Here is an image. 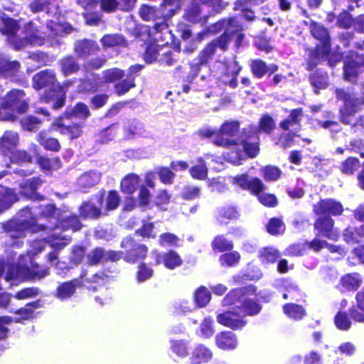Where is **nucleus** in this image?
<instances>
[{
  "label": "nucleus",
  "instance_id": "nucleus-51",
  "mask_svg": "<svg viewBox=\"0 0 364 364\" xmlns=\"http://www.w3.org/2000/svg\"><path fill=\"white\" fill-rule=\"evenodd\" d=\"M238 216L237 210L233 207H224L218 210V220L221 223H226V220H232Z\"/></svg>",
  "mask_w": 364,
  "mask_h": 364
},
{
  "label": "nucleus",
  "instance_id": "nucleus-31",
  "mask_svg": "<svg viewBox=\"0 0 364 364\" xmlns=\"http://www.w3.org/2000/svg\"><path fill=\"white\" fill-rule=\"evenodd\" d=\"M217 346L224 350L234 349L237 342L235 336L230 331L222 332L215 337Z\"/></svg>",
  "mask_w": 364,
  "mask_h": 364
},
{
  "label": "nucleus",
  "instance_id": "nucleus-53",
  "mask_svg": "<svg viewBox=\"0 0 364 364\" xmlns=\"http://www.w3.org/2000/svg\"><path fill=\"white\" fill-rule=\"evenodd\" d=\"M101 42L105 47H113L122 45L124 43V38L117 34L106 35L102 37Z\"/></svg>",
  "mask_w": 364,
  "mask_h": 364
},
{
  "label": "nucleus",
  "instance_id": "nucleus-6",
  "mask_svg": "<svg viewBox=\"0 0 364 364\" xmlns=\"http://www.w3.org/2000/svg\"><path fill=\"white\" fill-rule=\"evenodd\" d=\"M28 103L25 93L21 90H12L0 100V120L14 121L16 113L22 114L27 111Z\"/></svg>",
  "mask_w": 364,
  "mask_h": 364
},
{
  "label": "nucleus",
  "instance_id": "nucleus-4",
  "mask_svg": "<svg viewBox=\"0 0 364 364\" xmlns=\"http://www.w3.org/2000/svg\"><path fill=\"white\" fill-rule=\"evenodd\" d=\"M48 228L52 230L53 232L48 236L47 241H45L44 240L33 241L31 243L30 249L28 250L27 255L26 256H20L18 262L21 261V263L27 262L33 265L32 257L41 252L43 250L46 243H48L50 247L55 250L53 252L49 253L48 256L49 262L53 263L57 260V251L67 245L70 242V238L67 235H61L59 233L58 227L53 228L52 225H50Z\"/></svg>",
  "mask_w": 364,
  "mask_h": 364
},
{
  "label": "nucleus",
  "instance_id": "nucleus-32",
  "mask_svg": "<svg viewBox=\"0 0 364 364\" xmlns=\"http://www.w3.org/2000/svg\"><path fill=\"white\" fill-rule=\"evenodd\" d=\"M20 65L17 61H9L0 54V75L6 77H14L18 72Z\"/></svg>",
  "mask_w": 364,
  "mask_h": 364
},
{
  "label": "nucleus",
  "instance_id": "nucleus-2",
  "mask_svg": "<svg viewBox=\"0 0 364 364\" xmlns=\"http://www.w3.org/2000/svg\"><path fill=\"white\" fill-rule=\"evenodd\" d=\"M254 287L236 289L230 291L223 300V306H230V310L220 314L217 317L219 323L232 329L243 327L246 322L243 318L246 315H255L261 308L251 298L255 294Z\"/></svg>",
  "mask_w": 364,
  "mask_h": 364
},
{
  "label": "nucleus",
  "instance_id": "nucleus-50",
  "mask_svg": "<svg viewBox=\"0 0 364 364\" xmlns=\"http://www.w3.org/2000/svg\"><path fill=\"white\" fill-rule=\"evenodd\" d=\"M267 230L272 235L282 234L285 230L283 221L279 218H272L267 225Z\"/></svg>",
  "mask_w": 364,
  "mask_h": 364
},
{
  "label": "nucleus",
  "instance_id": "nucleus-15",
  "mask_svg": "<svg viewBox=\"0 0 364 364\" xmlns=\"http://www.w3.org/2000/svg\"><path fill=\"white\" fill-rule=\"evenodd\" d=\"M121 246L123 248H132L124 257V259L129 262H135L138 259H144L147 253V247L145 245H134V242L130 237L124 238Z\"/></svg>",
  "mask_w": 364,
  "mask_h": 364
},
{
  "label": "nucleus",
  "instance_id": "nucleus-5",
  "mask_svg": "<svg viewBox=\"0 0 364 364\" xmlns=\"http://www.w3.org/2000/svg\"><path fill=\"white\" fill-rule=\"evenodd\" d=\"M30 9L33 13L40 11H46L48 16H53V18L50 19L47 27L50 29L51 36H61L64 33H69L72 31L70 24L65 23L63 18H61L58 11V7L51 6L48 0H34L30 4Z\"/></svg>",
  "mask_w": 364,
  "mask_h": 364
},
{
  "label": "nucleus",
  "instance_id": "nucleus-12",
  "mask_svg": "<svg viewBox=\"0 0 364 364\" xmlns=\"http://www.w3.org/2000/svg\"><path fill=\"white\" fill-rule=\"evenodd\" d=\"M240 124L237 122H225L220 129L219 134L213 139V143L219 146H230L236 144L241 140L237 137Z\"/></svg>",
  "mask_w": 364,
  "mask_h": 364
},
{
  "label": "nucleus",
  "instance_id": "nucleus-14",
  "mask_svg": "<svg viewBox=\"0 0 364 364\" xmlns=\"http://www.w3.org/2000/svg\"><path fill=\"white\" fill-rule=\"evenodd\" d=\"M219 67L221 68L222 75L215 73L214 75L219 78L224 84L229 85L232 88H235L237 85V77L241 70L236 61L230 62L228 65L218 63Z\"/></svg>",
  "mask_w": 364,
  "mask_h": 364
},
{
  "label": "nucleus",
  "instance_id": "nucleus-58",
  "mask_svg": "<svg viewBox=\"0 0 364 364\" xmlns=\"http://www.w3.org/2000/svg\"><path fill=\"white\" fill-rule=\"evenodd\" d=\"M240 259V254L237 252L226 253L220 257V264L224 266L231 267L238 262Z\"/></svg>",
  "mask_w": 364,
  "mask_h": 364
},
{
  "label": "nucleus",
  "instance_id": "nucleus-56",
  "mask_svg": "<svg viewBox=\"0 0 364 364\" xmlns=\"http://www.w3.org/2000/svg\"><path fill=\"white\" fill-rule=\"evenodd\" d=\"M134 86V77H128L127 79L115 85V90L117 95H121L128 92Z\"/></svg>",
  "mask_w": 364,
  "mask_h": 364
},
{
  "label": "nucleus",
  "instance_id": "nucleus-21",
  "mask_svg": "<svg viewBox=\"0 0 364 364\" xmlns=\"http://www.w3.org/2000/svg\"><path fill=\"white\" fill-rule=\"evenodd\" d=\"M101 178V173L95 170L83 173L77 180V186L83 192L97 184Z\"/></svg>",
  "mask_w": 364,
  "mask_h": 364
},
{
  "label": "nucleus",
  "instance_id": "nucleus-64",
  "mask_svg": "<svg viewBox=\"0 0 364 364\" xmlns=\"http://www.w3.org/2000/svg\"><path fill=\"white\" fill-rule=\"evenodd\" d=\"M120 201V198L117 191L109 192L106 198V209L112 210L117 208Z\"/></svg>",
  "mask_w": 364,
  "mask_h": 364
},
{
  "label": "nucleus",
  "instance_id": "nucleus-3",
  "mask_svg": "<svg viewBox=\"0 0 364 364\" xmlns=\"http://www.w3.org/2000/svg\"><path fill=\"white\" fill-rule=\"evenodd\" d=\"M223 26L225 27V32L217 41L209 43L199 54L198 58L191 63L190 77L193 79L199 72L205 67L208 61L212 58L217 48L221 50H226L228 44L230 40V36L240 29L237 25L236 18H230L223 22Z\"/></svg>",
  "mask_w": 364,
  "mask_h": 364
},
{
  "label": "nucleus",
  "instance_id": "nucleus-43",
  "mask_svg": "<svg viewBox=\"0 0 364 364\" xmlns=\"http://www.w3.org/2000/svg\"><path fill=\"white\" fill-rule=\"evenodd\" d=\"M181 0H164L162 13L164 18H169L175 14L176 11L181 7Z\"/></svg>",
  "mask_w": 364,
  "mask_h": 364
},
{
  "label": "nucleus",
  "instance_id": "nucleus-10",
  "mask_svg": "<svg viewBox=\"0 0 364 364\" xmlns=\"http://www.w3.org/2000/svg\"><path fill=\"white\" fill-rule=\"evenodd\" d=\"M337 99L343 101V107L340 109L341 120L348 124L352 122V117L359 110L360 106L364 104V99L359 98L353 93L341 89L336 90Z\"/></svg>",
  "mask_w": 364,
  "mask_h": 364
},
{
  "label": "nucleus",
  "instance_id": "nucleus-9",
  "mask_svg": "<svg viewBox=\"0 0 364 364\" xmlns=\"http://www.w3.org/2000/svg\"><path fill=\"white\" fill-rule=\"evenodd\" d=\"M22 33L23 36L21 38L11 36L10 38V44L15 50H21L28 45L42 46L45 42L46 34L31 22L25 24Z\"/></svg>",
  "mask_w": 364,
  "mask_h": 364
},
{
  "label": "nucleus",
  "instance_id": "nucleus-41",
  "mask_svg": "<svg viewBox=\"0 0 364 364\" xmlns=\"http://www.w3.org/2000/svg\"><path fill=\"white\" fill-rule=\"evenodd\" d=\"M90 114L88 107L84 103L79 102L77 103L73 108H72L70 112H67L68 117L69 118H78L85 119Z\"/></svg>",
  "mask_w": 364,
  "mask_h": 364
},
{
  "label": "nucleus",
  "instance_id": "nucleus-61",
  "mask_svg": "<svg viewBox=\"0 0 364 364\" xmlns=\"http://www.w3.org/2000/svg\"><path fill=\"white\" fill-rule=\"evenodd\" d=\"M39 306L38 301L32 302L27 304L25 307L18 309L16 314L22 316V319H29L33 317L34 309Z\"/></svg>",
  "mask_w": 364,
  "mask_h": 364
},
{
  "label": "nucleus",
  "instance_id": "nucleus-8",
  "mask_svg": "<svg viewBox=\"0 0 364 364\" xmlns=\"http://www.w3.org/2000/svg\"><path fill=\"white\" fill-rule=\"evenodd\" d=\"M312 36L321 42L314 50H310L307 68L313 69L321 59L327 58L330 52V38L328 31L321 24L312 22L310 25Z\"/></svg>",
  "mask_w": 364,
  "mask_h": 364
},
{
  "label": "nucleus",
  "instance_id": "nucleus-29",
  "mask_svg": "<svg viewBox=\"0 0 364 364\" xmlns=\"http://www.w3.org/2000/svg\"><path fill=\"white\" fill-rule=\"evenodd\" d=\"M213 353L211 350L203 345H198L192 352L190 358L191 364H201L211 360Z\"/></svg>",
  "mask_w": 364,
  "mask_h": 364
},
{
  "label": "nucleus",
  "instance_id": "nucleus-54",
  "mask_svg": "<svg viewBox=\"0 0 364 364\" xmlns=\"http://www.w3.org/2000/svg\"><path fill=\"white\" fill-rule=\"evenodd\" d=\"M124 75V71L119 68L109 69L103 73V77L107 82H114L122 79Z\"/></svg>",
  "mask_w": 364,
  "mask_h": 364
},
{
  "label": "nucleus",
  "instance_id": "nucleus-18",
  "mask_svg": "<svg viewBox=\"0 0 364 364\" xmlns=\"http://www.w3.org/2000/svg\"><path fill=\"white\" fill-rule=\"evenodd\" d=\"M314 211L316 215L331 213L336 216L341 215L343 211V208L341 203L329 198L321 200L314 205Z\"/></svg>",
  "mask_w": 364,
  "mask_h": 364
},
{
  "label": "nucleus",
  "instance_id": "nucleus-49",
  "mask_svg": "<svg viewBox=\"0 0 364 364\" xmlns=\"http://www.w3.org/2000/svg\"><path fill=\"white\" fill-rule=\"evenodd\" d=\"M328 78L326 72H318L311 77V82L315 89H324L328 86Z\"/></svg>",
  "mask_w": 364,
  "mask_h": 364
},
{
  "label": "nucleus",
  "instance_id": "nucleus-60",
  "mask_svg": "<svg viewBox=\"0 0 364 364\" xmlns=\"http://www.w3.org/2000/svg\"><path fill=\"white\" fill-rule=\"evenodd\" d=\"M163 49L159 48L158 45H150L147 47L146 52L144 55V60L146 63H151L157 58V55L160 52H162Z\"/></svg>",
  "mask_w": 364,
  "mask_h": 364
},
{
  "label": "nucleus",
  "instance_id": "nucleus-25",
  "mask_svg": "<svg viewBox=\"0 0 364 364\" xmlns=\"http://www.w3.org/2000/svg\"><path fill=\"white\" fill-rule=\"evenodd\" d=\"M81 283L79 279L62 283L56 289L55 296L60 300L70 298L74 294L76 287L80 286Z\"/></svg>",
  "mask_w": 364,
  "mask_h": 364
},
{
  "label": "nucleus",
  "instance_id": "nucleus-37",
  "mask_svg": "<svg viewBox=\"0 0 364 364\" xmlns=\"http://www.w3.org/2000/svg\"><path fill=\"white\" fill-rule=\"evenodd\" d=\"M302 115V109L298 108L292 109L289 117L280 123L281 128L287 130L290 127L299 124Z\"/></svg>",
  "mask_w": 364,
  "mask_h": 364
},
{
  "label": "nucleus",
  "instance_id": "nucleus-46",
  "mask_svg": "<svg viewBox=\"0 0 364 364\" xmlns=\"http://www.w3.org/2000/svg\"><path fill=\"white\" fill-rule=\"evenodd\" d=\"M38 141L45 147V149L51 151H58L60 149V144L56 139L48 138L46 132H41L38 135Z\"/></svg>",
  "mask_w": 364,
  "mask_h": 364
},
{
  "label": "nucleus",
  "instance_id": "nucleus-1",
  "mask_svg": "<svg viewBox=\"0 0 364 364\" xmlns=\"http://www.w3.org/2000/svg\"><path fill=\"white\" fill-rule=\"evenodd\" d=\"M31 210L28 208L22 209L18 215V218L12 220L3 225L5 232L11 238H21L26 235V232L31 230L32 232L36 231L37 228L35 226L36 223V215L41 218H48L54 220L53 223L56 222L59 225V233L60 230H67L71 229L73 232L80 229L81 224L76 216L70 215L69 213L65 211L63 213L60 210H56L52 204L42 205Z\"/></svg>",
  "mask_w": 364,
  "mask_h": 364
},
{
  "label": "nucleus",
  "instance_id": "nucleus-20",
  "mask_svg": "<svg viewBox=\"0 0 364 364\" xmlns=\"http://www.w3.org/2000/svg\"><path fill=\"white\" fill-rule=\"evenodd\" d=\"M333 220L328 216H326L318 218L315 223L314 227L321 235L336 240L338 237V234L333 230Z\"/></svg>",
  "mask_w": 364,
  "mask_h": 364
},
{
  "label": "nucleus",
  "instance_id": "nucleus-22",
  "mask_svg": "<svg viewBox=\"0 0 364 364\" xmlns=\"http://www.w3.org/2000/svg\"><path fill=\"white\" fill-rule=\"evenodd\" d=\"M19 143L18 134L14 131H6L0 138V149L6 154L13 153Z\"/></svg>",
  "mask_w": 364,
  "mask_h": 364
},
{
  "label": "nucleus",
  "instance_id": "nucleus-35",
  "mask_svg": "<svg viewBox=\"0 0 364 364\" xmlns=\"http://www.w3.org/2000/svg\"><path fill=\"white\" fill-rule=\"evenodd\" d=\"M139 186V178L134 173L126 176L121 182L122 191L127 194L133 193Z\"/></svg>",
  "mask_w": 364,
  "mask_h": 364
},
{
  "label": "nucleus",
  "instance_id": "nucleus-27",
  "mask_svg": "<svg viewBox=\"0 0 364 364\" xmlns=\"http://www.w3.org/2000/svg\"><path fill=\"white\" fill-rule=\"evenodd\" d=\"M18 200V195L13 189L0 186V213L9 209Z\"/></svg>",
  "mask_w": 364,
  "mask_h": 364
},
{
  "label": "nucleus",
  "instance_id": "nucleus-62",
  "mask_svg": "<svg viewBox=\"0 0 364 364\" xmlns=\"http://www.w3.org/2000/svg\"><path fill=\"white\" fill-rule=\"evenodd\" d=\"M262 191L263 190L255 193V195H257L259 202L266 206H275L277 203V201L274 195L262 193Z\"/></svg>",
  "mask_w": 364,
  "mask_h": 364
},
{
  "label": "nucleus",
  "instance_id": "nucleus-44",
  "mask_svg": "<svg viewBox=\"0 0 364 364\" xmlns=\"http://www.w3.org/2000/svg\"><path fill=\"white\" fill-rule=\"evenodd\" d=\"M279 257V252L272 247H264L259 252V259L263 264L273 263Z\"/></svg>",
  "mask_w": 364,
  "mask_h": 364
},
{
  "label": "nucleus",
  "instance_id": "nucleus-16",
  "mask_svg": "<svg viewBox=\"0 0 364 364\" xmlns=\"http://www.w3.org/2000/svg\"><path fill=\"white\" fill-rule=\"evenodd\" d=\"M233 185L244 190H250L252 193H256L264 188V186L260 179L255 178L249 181L246 174H241L230 178Z\"/></svg>",
  "mask_w": 364,
  "mask_h": 364
},
{
  "label": "nucleus",
  "instance_id": "nucleus-19",
  "mask_svg": "<svg viewBox=\"0 0 364 364\" xmlns=\"http://www.w3.org/2000/svg\"><path fill=\"white\" fill-rule=\"evenodd\" d=\"M364 69V56L355 55V59L349 60L344 65V76L348 81L353 82L358 74Z\"/></svg>",
  "mask_w": 364,
  "mask_h": 364
},
{
  "label": "nucleus",
  "instance_id": "nucleus-47",
  "mask_svg": "<svg viewBox=\"0 0 364 364\" xmlns=\"http://www.w3.org/2000/svg\"><path fill=\"white\" fill-rule=\"evenodd\" d=\"M195 301L200 307L205 306L210 300V292L203 287L198 288L194 295Z\"/></svg>",
  "mask_w": 364,
  "mask_h": 364
},
{
  "label": "nucleus",
  "instance_id": "nucleus-11",
  "mask_svg": "<svg viewBox=\"0 0 364 364\" xmlns=\"http://www.w3.org/2000/svg\"><path fill=\"white\" fill-rule=\"evenodd\" d=\"M231 146H233L232 149L226 153L225 158L235 165L240 164V161L245 159L246 156L255 157L259 151L257 141H252L247 137Z\"/></svg>",
  "mask_w": 364,
  "mask_h": 364
},
{
  "label": "nucleus",
  "instance_id": "nucleus-30",
  "mask_svg": "<svg viewBox=\"0 0 364 364\" xmlns=\"http://www.w3.org/2000/svg\"><path fill=\"white\" fill-rule=\"evenodd\" d=\"M99 50L97 43L91 40L79 41L75 43V50L80 57L95 53Z\"/></svg>",
  "mask_w": 364,
  "mask_h": 364
},
{
  "label": "nucleus",
  "instance_id": "nucleus-40",
  "mask_svg": "<svg viewBox=\"0 0 364 364\" xmlns=\"http://www.w3.org/2000/svg\"><path fill=\"white\" fill-rule=\"evenodd\" d=\"M200 8L196 3L191 2L186 9L184 18L190 22L196 23L201 20Z\"/></svg>",
  "mask_w": 364,
  "mask_h": 364
},
{
  "label": "nucleus",
  "instance_id": "nucleus-57",
  "mask_svg": "<svg viewBox=\"0 0 364 364\" xmlns=\"http://www.w3.org/2000/svg\"><path fill=\"white\" fill-rule=\"evenodd\" d=\"M179 240L176 235L169 232L161 234L159 239V244L163 247L177 246Z\"/></svg>",
  "mask_w": 364,
  "mask_h": 364
},
{
  "label": "nucleus",
  "instance_id": "nucleus-33",
  "mask_svg": "<svg viewBox=\"0 0 364 364\" xmlns=\"http://www.w3.org/2000/svg\"><path fill=\"white\" fill-rule=\"evenodd\" d=\"M53 127H56V129H58L61 134L68 135L70 139L77 138L82 134V127L77 124L69 125L61 123L59 120L53 123Z\"/></svg>",
  "mask_w": 364,
  "mask_h": 364
},
{
  "label": "nucleus",
  "instance_id": "nucleus-45",
  "mask_svg": "<svg viewBox=\"0 0 364 364\" xmlns=\"http://www.w3.org/2000/svg\"><path fill=\"white\" fill-rule=\"evenodd\" d=\"M61 71L64 75H68L75 73L79 66L73 57H66L60 61Z\"/></svg>",
  "mask_w": 364,
  "mask_h": 364
},
{
  "label": "nucleus",
  "instance_id": "nucleus-36",
  "mask_svg": "<svg viewBox=\"0 0 364 364\" xmlns=\"http://www.w3.org/2000/svg\"><path fill=\"white\" fill-rule=\"evenodd\" d=\"M283 311L285 315L292 319H301L306 314L304 309L296 304H287L283 306Z\"/></svg>",
  "mask_w": 364,
  "mask_h": 364
},
{
  "label": "nucleus",
  "instance_id": "nucleus-42",
  "mask_svg": "<svg viewBox=\"0 0 364 364\" xmlns=\"http://www.w3.org/2000/svg\"><path fill=\"white\" fill-rule=\"evenodd\" d=\"M363 237L360 227L358 228L349 227L343 232V239L348 243L359 242Z\"/></svg>",
  "mask_w": 364,
  "mask_h": 364
},
{
  "label": "nucleus",
  "instance_id": "nucleus-24",
  "mask_svg": "<svg viewBox=\"0 0 364 364\" xmlns=\"http://www.w3.org/2000/svg\"><path fill=\"white\" fill-rule=\"evenodd\" d=\"M156 264L162 262L169 269H173L180 267L183 262L180 255L173 250H169L161 255L156 254Z\"/></svg>",
  "mask_w": 364,
  "mask_h": 364
},
{
  "label": "nucleus",
  "instance_id": "nucleus-28",
  "mask_svg": "<svg viewBox=\"0 0 364 364\" xmlns=\"http://www.w3.org/2000/svg\"><path fill=\"white\" fill-rule=\"evenodd\" d=\"M251 70L256 77L261 78L267 73L271 75L275 73L278 67L275 64L267 65L261 60H254L251 63Z\"/></svg>",
  "mask_w": 364,
  "mask_h": 364
},
{
  "label": "nucleus",
  "instance_id": "nucleus-63",
  "mask_svg": "<svg viewBox=\"0 0 364 364\" xmlns=\"http://www.w3.org/2000/svg\"><path fill=\"white\" fill-rule=\"evenodd\" d=\"M213 321L210 318H205L200 325V336L203 338H210L214 333V329L213 328Z\"/></svg>",
  "mask_w": 364,
  "mask_h": 364
},
{
  "label": "nucleus",
  "instance_id": "nucleus-17",
  "mask_svg": "<svg viewBox=\"0 0 364 364\" xmlns=\"http://www.w3.org/2000/svg\"><path fill=\"white\" fill-rule=\"evenodd\" d=\"M122 253L116 251H105L104 249L97 247L87 255L88 262L96 264L106 260L117 261L122 257Z\"/></svg>",
  "mask_w": 364,
  "mask_h": 364
},
{
  "label": "nucleus",
  "instance_id": "nucleus-34",
  "mask_svg": "<svg viewBox=\"0 0 364 364\" xmlns=\"http://www.w3.org/2000/svg\"><path fill=\"white\" fill-rule=\"evenodd\" d=\"M363 283L362 277L358 273L347 274L341 279V284L347 290L355 291Z\"/></svg>",
  "mask_w": 364,
  "mask_h": 364
},
{
  "label": "nucleus",
  "instance_id": "nucleus-59",
  "mask_svg": "<svg viewBox=\"0 0 364 364\" xmlns=\"http://www.w3.org/2000/svg\"><path fill=\"white\" fill-rule=\"evenodd\" d=\"M212 245L214 249H217L220 252L230 250L233 247L232 242L228 240L223 236L216 237Z\"/></svg>",
  "mask_w": 364,
  "mask_h": 364
},
{
  "label": "nucleus",
  "instance_id": "nucleus-26",
  "mask_svg": "<svg viewBox=\"0 0 364 364\" xmlns=\"http://www.w3.org/2000/svg\"><path fill=\"white\" fill-rule=\"evenodd\" d=\"M40 184L41 180L36 178L20 183L19 186L21 195L31 200H38L40 196L36 191Z\"/></svg>",
  "mask_w": 364,
  "mask_h": 364
},
{
  "label": "nucleus",
  "instance_id": "nucleus-38",
  "mask_svg": "<svg viewBox=\"0 0 364 364\" xmlns=\"http://www.w3.org/2000/svg\"><path fill=\"white\" fill-rule=\"evenodd\" d=\"M198 162V164L190 168V174L193 178L205 180L208 176V168L202 158L199 159Z\"/></svg>",
  "mask_w": 364,
  "mask_h": 364
},
{
  "label": "nucleus",
  "instance_id": "nucleus-55",
  "mask_svg": "<svg viewBox=\"0 0 364 364\" xmlns=\"http://www.w3.org/2000/svg\"><path fill=\"white\" fill-rule=\"evenodd\" d=\"M334 322L336 327L343 331L348 330L351 322L346 313L339 312L335 316Z\"/></svg>",
  "mask_w": 364,
  "mask_h": 364
},
{
  "label": "nucleus",
  "instance_id": "nucleus-7",
  "mask_svg": "<svg viewBox=\"0 0 364 364\" xmlns=\"http://www.w3.org/2000/svg\"><path fill=\"white\" fill-rule=\"evenodd\" d=\"M33 263L31 265L29 262L21 263L18 262L16 266H7L5 280L11 282V285L17 284L18 282L31 279H42L49 274V269L46 267L36 269Z\"/></svg>",
  "mask_w": 364,
  "mask_h": 364
},
{
  "label": "nucleus",
  "instance_id": "nucleus-13",
  "mask_svg": "<svg viewBox=\"0 0 364 364\" xmlns=\"http://www.w3.org/2000/svg\"><path fill=\"white\" fill-rule=\"evenodd\" d=\"M274 120L269 114H264L259 121V125H250L244 129V134L252 141H257L259 144V133L264 132L267 134H271L275 129Z\"/></svg>",
  "mask_w": 364,
  "mask_h": 364
},
{
  "label": "nucleus",
  "instance_id": "nucleus-23",
  "mask_svg": "<svg viewBox=\"0 0 364 364\" xmlns=\"http://www.w3.org/2000/svg\"><path fill=\"white\" fill-rule=\"evenodd\" d=\"M33 86L36 89H41L44 87H54L57 82L55 73L51 70H43L33 77Z\"/></svg>",
  "mask_w": 364,
  "mask_h": 364
},
{
  "label": "nucleus",
  "instance_id": "nucleus-48",
  "mask_svg": "<svg viewBox=\"0 0 364 364\" xmlns=\"http://www.w3.org/2000/svg\"><path fill=\"white\" fill-rule=\"evenodd\" d=\"M80 215L84 218H96L100 215V208L94 205L92 203H85L80 208Z\"/></svg>",
  "mask_w": 364,
  "mask_h": 364
},
{
  "label": "nucleus",
  "instance_id": "nucleus-39",
  "mask_svg": "<svg viewBox=\"0 0 364 364\" xmlns=\"http://www.w3.org/2000/svg\"><path fill=\"white\" fill-rule=\"evenodd\" d=\"M4 27L1 28L3 33L8 35V41L10 43L11 36H17L16 33L19 29V26L16 20L11 18H2Z\"/></svg>",
  "mask_w": 364,
  "mask_h": 364
},
{
  "label": "nucleus",
  "instance_id": "nucleus-52",
  "mask_svg": "<svg viewBox=\"0 0 364 364\" xmlns=\"http://www.w3.org/2000/svg\"><path fill=\"white\" fill-rule=\"evenodd\" d=\"M360 167L359 161L354 157H349L341 166V171L345 174H353Z\"/></svg>",
  "mask_w": 364,
  "mask_h": 364
}]
</instances>
